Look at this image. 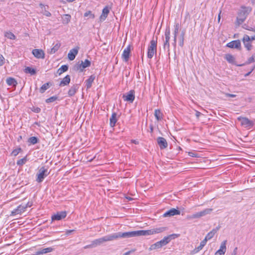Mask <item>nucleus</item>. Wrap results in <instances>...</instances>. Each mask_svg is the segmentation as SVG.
<instances>
[{
    "label": "nucleus",
    "mask_w": 255,
    "mask_h": 255,
    "mask_svg": "<svg viewBox=\"0 0 255 255\" xmlns=\"http://www.w3.org/2000/svg\"><path fill=\"white\" fill-rule=\"evenodd\" d=\"M119 238H128V232H118L113 234L104 236L102 238L95 240L92 242L94 248L100 246L103 243L107 241H111Z\"/></svg>",
    "instance_id": "f257e3e1"
},
{
    "label": "nucleus",
    "mask_w": 255,
    "mask_h": 255,
    "mask_svg": "<svg viewBox=\"0 0 255 255\" xmlns=\"http://www.w3.org/2000/svg\"><path fill=\"white\" fill-rule=\"evenodd\" d=\"M167 230L166 227H159L151 229L148 230H138L127 232L128 238H132L138 236H146L163 232Z\"/></svg>",
    "instance_id": "f03ea898"
},
{
    "label": "nucleus",
    "mask_w": 255,
    "mask_h": 255,
    "mask_svg": "<svg viewBox=\"0 0 255 255\" xmlns=\"http://www.w3.org/2000/svg\"><path fill=\"white\" fill-rule=\"evenodd\" d=\"M251 11V8L250 7H243L242 8L237 17L236 22L237 26H239L244 22Z\"/></svg>",
    "instance_id": "7ed1b4c3"
},
{
    "label": "nucleus",
    "mask_w": 255,
    "mask_h": 255,
    "mask_svg": "<svg viewBox=\"0 0 255 255\" xmlns=\"http://www.w3.org/2000/svg\"><path fill=\"white\" fill-rule=\"evenodd\" d=\"M157 39V37L155 40L153 38L150 41V45L148 46L147 57L149 59L152 58L154 54L156 53Z\"/></svg>",
    "instance_id": "20e7f679"
},
{
    "label": "nucleus",
    "mask_w": 255,
    "mask_h": 255,
    "mask_svg": "<svg viewBox=\"0 0 255 255\" xmlns=\"http://www.w3.org/2000/svg\"><path fill=\"white\" fill-rule=\"evenodd\" d=\"M49 173V172L48 171L47 168H45V166L41 167L37 173L36 181L38 183H41Z\"/></svg>",
    "instance_id": "39448f33"
},
{
    "label": "nucleus",
    "mask_w": 255,
    "mask_h": 255,
    "mask_svg": "<svg viewBox=\"0 0 255 255\" xmlns=\"http://www.w3.org/2000/svg\"><path fill=\"white\" fill-rule=\"evenodd\" d=\"M91 65V62L88 59H86L84 61H81V63L80 62L76 63L74 66V70L76 71L80 70V71L82 72L83 70Z\"/></svg>",
    "instance_id": "423d86ee"
},
{
    "label": "nucleus",
    "mask_w": 255,
    "mask_h": 255,
    "mask_svg": "<svg viewBox=\"0 0 255 255\" xmlns=\"http://www.w3.org/2000/svg\"><path fill=\"white\" fill-rule=\"evenodd\" d=\"M170 30L169 27L166 29L165 31V40L163 44V48L166 50L167 49L168 54L170 53V44L169 40L170 38Z\"/></svg>",
    "instance_id": "0eeeda50"
},
{
    "label": "nucleus",
    "mask_w": 255,
    "mask_h": 255,
    "mask_svg": "<svg viewBox=\"0 0 255 255\" xmlns=\"http://www.w3.org/2000/svg\"><path fill=\"white\" fill-rule=\"evenodd\" d=\"M213 209L211 208H207L199 212L196 213L192 215L189 218L190 219H196L199 218L201 217L204 216L207 214H210Z\"/></svg>",
    "instance_id": "6e6552de"
},
{
    "label": "nucleus",
    "mask_w": 255,
    "mask_h": 255,
    "mask_svg": "<svg viewBox=\"0 0 255 255\" xmlns=\"http://www.w3.org/2000/svg\"><path fill=\"white\" fill-rule=\"evenodd\" d=\"M31 205L29 204L28 203L25 205H20L18 206L17 208L14 209L11 213V215H15L17 214H21L22 213L24 212L25 211V209L28 207H30Z\"/></svg>",
    "instance_id": "1a4fd4ad"
},
{
    "label": "nucleus",
    "mask_w": 255,
    "mask_h": 255,
    "mask_svg": "<svg viewBox=\"0 0 255 255\" xmlns=\"http://www.w3.org/2000/svg\"><path fill=\"white\" fill-rule=\"evenodd\" d=\"M238 120L241 122V125L245 128H251L254 126V122L246 117H240Z\"/></svg>",
    "instance_id": "9d476101"
},
{
    "label": "nucleus",
    "mask_w": 255,
    "mask_h": 255,
    "mask_svg": "<svg viewBox=\"0 0 255 255\" xmlns=\"http://www.w3.org/2000/svg\"><path fill=\"white\" fill-rule=\"evenodd\" d=\"M178 236L179 235L177 234H173L172 235H170L168 236L165 237L162 240H160V241H158L161 248H162L164 246L166 245L171 241L172 239L178 237Z\"/></svg>",
    "instance_id": "9b49d317"
},
{
    "label": "nucleus",
    "mask_w": 255,
    "mask_h": 255,
    "mask_svg": "<svg viewBox=\"0 0 255 255\" xmlns=\"http://www.w3.org/2000/svg\"><path fill=\"white\" fill-rule=\"evenodd\" d=\"M251 41L250 39V36L248 35H245L243 38V42L245 47L247 48L248 51L251 50L252 49V45Z\"/></svg>",
    "instance_id": "f8f14e48"
},
{
    "label": "nucleus",
    "mask_w": 255,
    "mask_h": 255,
    "mask_svg": "<svg viewBox=\"0 0 255 255\" xmlns=\"http://www.w3.org/2000/svg\"><path fill=\"white\" fill-rule=\"evenodd\" d=\"M123 98L125 101H129L130 103H132L135 98L134 91L130 90L126 95H124Z\"/></svg>",
    "instance_id": "ddd939ff"
},
{
    "label": "nucleus",
    "mask_w": 255,
    "mask_h": 255,
    "mask_svg": "<svg viewBox=\"0 0 255 255\" xmlns=\"http://www.w3.org/2000/svg\"><path fill=\"white\" fill-rule=\"evenodd\" d=\"M67 213L66 211H61L57 212L56 214L53 215L51 217L52 220H61L66 217Z\"/></svg>",
    "instance_id": "4468645a"
},
{
    "label": "nucleus",
    "mask_w": 255,
    "mask_h": 255,
    "mask_svg": "<svg viewBox=\"0 0 255 255\" xmlns=\"http://www.w3.org/2000/svg\"><path fill=\"white\" fill-rule=\"evenodd\" d=\"M226 243V240L221 243L220 249L215 253V255H224L227 250Z\"/></svg>",
    "instance_id": "2eb2a0df"
},
{
    "label": "nucleus",
    "mask_w": 255,
    "mask_h": 255,
    "mask_svg": "<svg viewBox=\"0 0 255 255\" xmlns=\"http://www.w3.org/2000/svg\"><path fill=\"white\" fill-rule=\"evenodd\" d=\"M32 53L36 58L38 59H44L45 57V53L42 49H33Z\"/></svg>",
    "instance_id": "dca6fc26"
},
{
    "label": "nucleus",
    "mask_w": 255,
    "mask_h": 255,
    "mask_svg": "<svg viewBox=\"0 0 255 255\" xmlns=\"http://www.w3.org/2000/svg\"><path fill=\"white\" fill-rule=\"evenodd\" d=\"M157 142L161 149L166 148L168 146L166 140L162 137H158L157 138Z\"/></svg>",
    "instance_id": "f3484780"
},
{
    "label": "nucleus",
    "mask_w": 255,
    "mask_h": 255,
    "mask_svg": "<svg viewBox=\"0 0 255 255\" xmlns=\"http://www.w3.org/2000/svg\"><path fill=\"white\" fill-rule=\"evenodd\" d=\"M79 49V47H76L70 50L68 54V57L70 60H73L75 58L76 55L78 53Z\"/></svg>",
    "instance_id": "a211bd4d"
},
{
    "label": "nucleus",
    "mask_w": 255,
    "mask_h": 255,
    "mask_svg": "<svg viewBox=\"0 0 255 255\" xmlns=\"http://www.w3.org/2000/svg\"><path fill=\"white\" fill-rule=\"evenodd\" d=\"M180 212L179 210H177L175 208H172L170 210L167 211L163 214V217H171L174 215H179Z\"/></svg>",
    "instance_id": "6ab92c4d"
},
{
    "label": "nucleus",
    "mask_w": 255,
    "mask_h": 255,
    "mask_svg": "<svg viewBox=\"0 0 255 255\" xmlns=\"http://www.w3.org/2000/svg\"><path fill=\"white\" fill-rule=\"evenodd\" d=\"M130 53V46L128 45L126 47L122 54V58L125 62H127L128 60L129 56Z\"/></svg>",
    "instance_id": "aec40b11"
},
{
    "label": "nucleus",
    "mask_w": 255,
    "mask_h": 255,
    "mask_svg": "<svg viewBox=\"0 0 255 255\" xmlns=\"http://www.w3.org/2000/svg\"><path fill=\"white\" fill-rule=\"evenodd\" d=\"M241 42L240 40H234L227 44V46L231 48H241Z\"/></svg>",
    "instance_id": "412c9836"
},
{
    "label": "nucleus",
    "mask_w": 255,
    "mask_h": 255,
    "mask_svg": "<svg viewBox=\"0 0 255 255\" xmlns=\"http://www.w3.org/2000/svg\"><path fill=\"white\" fill-rule=\"evenodd\" d=\"M79 88L78 84H74L70 88L68 91V94L69 97H72L75 95L77 91Z\"/></svg>",
    "instance_id": "4be33fe9"
},
{
    "label": "nucleus",
    "mask_w": 255,
    "mask_h": 255,
    "mask_svg": "<svg viewBox=\"0 0 255 255\" xmlns=\"http://www.w3.org/2000/svg\"><path fill=\"white\" fill-rule=\"evenodd\" d=\"M219 228L220 227H217L216 229H213L211 231L208 233L204 239L206 241L211 239L214 236Z\"/></svg>",
    "instance_id": "5701e85b"
},
{
    "label": "nucleus",
    "mask_w": 255,
    "mask_h": 255,
    "mask_svg": "<svg viewBox=\"0 0 255 255\" xmlns=\"http://www.w3.org/2000/svg\"><path fill=\"white\" fill-rule=\"evenodd\" d=\"M179 30V24L178 23H176L174 25V42L173 43V45L174 47L176 46V38H177V34L178 33Z\"/></svg>",
    "instance_id": "b1692460"
},
{
    "label": "nucleus",
    "mask_w": 255,
    "mask_h": 255,
    "mask_svg": "<svg viewBox=\"0 0 255 255\" xmlns=\"http://www.w3.org/2000/svg\"><path fill=\"white\" fill-rule=\"evenodd\" d=\"M70 76L67 75L61 80L59 84V86L61 87L67 86L70 83Z\"/></svg>",
    "instance_id": "393cba45"
},
{
    "label": "nucleus",
    "mask_w": 255,
    "mask_h": 255,
    "mask_svg": "<svg viewBox=\"0 0 255 255\" xmlns=\"http://www.w3.org/2000/svg\"><path fill=\"white\" fill-rule=\"evenodd\" d=\"M109 12L110 9L108 6H105L102 10V13L100 16L101 19L104 20L107 17Z\"/></svg>",
    "instance_id": "a878e982"
},
{
    "label": "nucleus",
    "mask_w": 255,
    "mask_h": 255,
    "mask_svg": "<svg viewBox=\"0 0 255 255\" xmlns=\"http://www.w3.org/2000/svg\"><path fill=\"white\" fill-rule=\"evenodd\" d=\"M117 122V114L116 113H113L110 119V124L111 127H115Z\"/></svg>",
    "instance_id": "bb28decb"
},
{
    "label": "nucleus",
    "mask_w": 255,
    "mask_h": 255,
    "mask_svg": "<svg viewBox=\"0 0 255 255\" xmlns=\"http://www.w3.org/2000/svg\"><path fill=\"white\" fill-rule=\"evenodd\" d=\"M53 251V249L51 247L47 248L45 249H42L39 250L36 253V255H40L44 254H47Z\"/></svg>",
    "instance_id": "cd10ccee"
},
{
    "label": "nucleus",
    "mask_w": 255,
    "mask_h": 255,
    "mask_svg": "<svg viewBox=\"0 0 255 255\" xmlns=\"http://www.w3.org/2000/svg\"><path fill=\"white\" fill-rule=\"evenodd\" d=\"M95 79V76L94 75H91L89 77V78L86 80V86L87 89H89L91 87L92 83Z\"/></svg>",
    "instance_id": "c85d7f7f"
},
{
    "label": "nucleus",
    "mask_w": 255,
    "mask_h": 255,
    "mask_svg": "<svg viewBox=\"0 0 255 255\" xmlns=\"http://www.w3.org/2000/svg\"><path fill=\"white\" fill-rule=\"evenodd\" d=\"M71 16L70 14H64L63 16L62 17V22L64 24H68L70 20H71Z\"/></svg>",
    "instance_id": "c756f323"
},
{
    "label": "nucleus",
    "mask_w": 255,
    "mask_h": 255,
    "mask_svg": "<svg viewBox=\"0 0 255 255\" xmlns=\"http://www.w3.org/2000/svg\"><path fill=\"white\" fill-rule=\"evenodd\" d=\"M39 6L42 8L41 12L44 15L48 17H49L51 15V13L46 9V6H45L44 4L42 3H40L39 4Z\"/></svg>",
    "instance_id": "7c9ffc66"
},
{
    "label": "nucleus",
    "mask_w": 255,
    "mask_h": 255,
    "mask_svg": "<svg viewBox=\"0 0 255 255\" xmlns=\"http://www.w3.org/2000/svg\"><path fill=\"white\" fill-rule=\"evenodd\" d=\"M61 46V44L59 42H57L50 50L48 51L49 54H54L59 49Z\"/></svg>",
    "instance_id": "2f4dec72"
},
{
    "label": "nucleus",
    "mask_w": 255,
    "mask_h": 255,
    "mask_svg": "<svg viewBox=\"0 0 255 255\" xmlns=\"http://www.w3.org/2000/svg\"><path fill=\"white\" fill-rule=\"evenodd\" d=\"M6 83L9 86H16L17 83L13 78L9 77L6 80Z\"/></svg>",
    "instance_id": "473e14b6"
},
{
    "label": "nucleus",
    "mask_w": 255,
    "mask_h": 255,
    "mask_svg": "<svg viewBox=\"0 0 255 255\" xmlns=\"http://www.w3.org/2000/svg\"><path fill=\"white\" fill-rule=\"evenodd\" d=\"M68 69V66L66 65H63L61 66L57 70V73L59 75L62 74L63 72L67 71Z\"/></svg>",
    "instance_id": "72a5a7b5"
},
{
    "label": "nucleus",
    "mask_w": 255,
    "mask_h": 255,
    "mask_svg": "<svg viewBox=\"0 0 255 255\" xmlns=\"http://www.w3.org/2000/svg\"><path fill=\"white\" fill-rule=\"evenodd\" d=\"M206 243L207 241H206L205 239L201 241L200 245L194 250L195 253H196L200 251V250H201L203 249V248L205 246Z\"/></svg>",
    "instance_id": "f704fd0d"
},
{
    "label": "nucleus",
    "mask_w": 255,
    "mask_h": 255,
    "mask_svg": "<svg viewBox=\"0 0 255 255\" xmlns=\"http://www.w3.org/2000/svg\"><path fill=\"white\" fill-rule=\"evenodd\" d=\"M154 116L157 121H160L162 119L163 115L159 110H155Z\"/></svg>",
    "instance_id": "c9c22d12"
},
{
    "label": "nucleus",
    "mask_w": 255,
    "mask_h": 255,
    "mask_svg": "<svg viewBox=\"0 0 255 255\" xmlns=\"http://www.w3.org/2000/svg\"><path fill=\"white\" fill-rule=\"evenodd\" d=\"M24 71L25 73H29L31 75H35L36 74V70L35 69L32 68L30 67H26L24 70Z\"/></svg>",
    "instance_id": "e433bc0d"
},
{
    "label": "nucleus",
    "mask_w": 255,
    "mask_h": 255,
    "mask_svg": "<svg viewBox=\"0 0 255 255\" xmlns=\"http://www.w3.org/2000/svg\"><path fill=\"white\" fill-rule=\"evenodd\" d=\"M185 34V31H182L179 37V45L181 47H183L184 45V40Z\"/></svg>",
    "instance_id": "4c0bfd02"
},
{
    "label": "nucleus",
    "mask_w": 255,
    "mask_h": 255,
    "mask_svg": "<svg viewBox=\"0 0 255 255\" xmlns=\"http://www.w3.org/2000/svg\"><path fill=\"white\" fill-rule=\"evenodd\" d=\"M49 83H45L44 84H43L40 88L39 89V92L41 93H44L45 92V91L47 90L50 86H49Z\"/></svg>",
    "instance_id": "58836bf2"
},
{
    "label": "nucleus",
    "mask_w": 255,
    "mask_h": 255,
    "mask_svg": "<svg viewBox=\"0 0 255 255\" xmlns=\"http://www.w3.org/2000/svg\"><path fill=\"white\" fill-rule=\"evenodd\" d=\"M28 142L31 144H35L38 142V139L35 136H32L28 139Z\"/></svg>",
    "instance_id": "ea45409f"
},
{
    "label": "nucleus",
    "mask_w": 255,
    "mask_h": 255,
    "mask_svg": "<svg viewBox=\"0 0 255 255\" xmlns=\"http://www.w3.org/2000/svg\"><path fill=\"white\" fill-rule=\"evenodd\" d=\"M225 58L230 63H234L235 60L234 57L229 54L226 55Z\"/></svg>",
    "instance_id": "a19ab883"
},
{
    "label": "nucleus",
    "mask_w": 255,
    "mask_h": 255,
    "mask_svg": "<svg viewBox=\"0 0 255 255\" xmlns=\"http://www.w3.org/2000/svg\"><path fill=\"white\" fill-rule=\"evenodd\" d=\"M160 248H161V247L160 246L159 242H157L151 245L149 248V250L152 251V250L158 249Z\"/></svg>",
    "instance_id": "79ce46f5"
},
{
    "label": "nucleus",
    "mask_w": 255,
    "mask_h": 255,
    "mask_svg": "<svg viewBox=\"0 0 255 255\" xmlns=\"http://www.w3.org/2000/svg\"><path fill=\"white\" fill-rule=\"evenodd\" d=\"M4 36L9 39L14 40L16 38L14 34L10 31L6 32L4 34Z\"/></svg>",
    "instance_id": "37998d69"
},
{
    "label": "nucleus",
    "mask_w": 255,
    "mask_h": 255,
    "mask_svg": "<svg viewBox=\"0 0 255 255\" xmlns=\"http://www.w3.org/2000/svg\"><path fill=\"white\" fill-rule=\"evenodd\" d=\"M57 99H58V97L57 96H54L51 97L47 99L46 100L45 102L47 103H52V102H54V101L57 100Z\"/></svg>",
    "instance_id": "c03bdc74"
},
{
    "label": "nucleus",
    "mask_w": 255,
    "mask_h": 255,
    "mask_svg": "<svg viewBox=\"0 0 255 255\" xmlns=\"http://www.w3.org/2000/svg\"><path fill=\"white\" fill-rule=\"evenodd\" d=\"M26 161H27L26 157H24V158L18 160L17 161V164L18 165L22 166L26 163Z\"/></svg>",
    "instance_id": "a18cd8bd"
},
{
    "label": "nucleus",
    "mask_w": 255,
    "mask_h": 255,
    "mask_svg": "<svg viewBox=\"0 0 255 255\" xmlns=\"http://www.w3.org/2000/svg\"><path fill=\"white\" fill-rule=\"evenodd\" d=\"M255 62V53L252 55V57H250L247 61V64H250L252 62Z\"/></svg>",
    "instance_id": "49530a36"
},
{
    "label": "nucleus",
    "mask_w": 255,
    "mask_h": 255,
    "mask_svg": "<svg viewBox=\"0 0 255 255\" xmlns=\"http://www.w3.org/2000/svg\"><path fill=\"white\" fill-rule=\"evenodd\" d=\"M88 16H90V17L93 19L95 18L94 14H92L91 11L90 10L84 13L85 17H87Z\"/></svg>",
    "instance_id": "de8ad7c7"
},
{
    "label": "nucleus",
    "mask_w": 255,
    "mask_h": 255,
    "mask_svg": "<svg viewBox=\"0 0 255 255\" xmlns=\"http://www.w3.org/2000/svg\"><path fill=\"white\" fill-rule=\"evenodd\" d=\"M21 150V148H18L17 149H15L13 150L11 153L12 155L15 156H16L19 152Z\"/></svg>",
    "instance_id": "09e8293b"
},
{
    "label": "nucleus",
    "mask_w": 255,
    "mask_h": 255,
    "mask_svg": "<svg viewBox=\"0 0 255 255\" xmlns=\"http://www.w3.org/2000/svg\"><path fill=\"white\" fill-rule=\"evenodd\" d=\"M4 60L5 59L4 57L1 55L0 54V66H2L4 63Z\"/></svg>",
    "instance_id": "8fccbe9b"
},
{
    "label": "nucleus",
    "mask_w": 255,
    "mask_h": 255,
    "mask_svg": "<svg viewBox=\"0 0 255 255\" xmlns=\"http://www.w3.org/2000/svg\"><path fill=\"white\" fill-rule=\"evenodd\" d=\"M94 248V246H93V245L92 243L91 242V244L85 246L84 247V249H89V248Z\"/></svg>",
    "instance_id": "3c124183"
},
{
    "label": "nucleus",
    "mask_w": 255,
    "mask_h": 255,
    "mask_svg": "<svg viewBox=\"0 0 255 255\" xmlns=\"http://www.w3.org/2000/svg\"><path fill=\"white\" fill-rule=\"evenodd\" d=\"M202 114L198 111L195 110V116L197 119H199L200 116Z\"/></svg>",
    "instance_id": "603ef678"
},
{
    "label": "nucleus",
    "mask_w": 255,
    "mask_h": 255,
    "mask_svg": "<svg viewBox=\"0 0 255 255\" xmlns=\"http://www.w3.org/2000/svg\"><path fill=\"white\" fill-rule=\"evenodd\" d=\"M74 230H67L66 231V235L67 236H68L71 233H73V232H74Z\"/></svg>",
    "instance_id": "864d4df0"
},
{
    "label": "nucleus",
    "mask_w": 255,
    "mask_h": 255,
    "mask_svg": "<svg viewBox=\"0 0 255 255\" xmlns=\"http://www.w3.org/2000/svg\"><path fill=\"white\" fill-rule=\"evenodd\" d=\"M36 113H39L41 111V109L39 108L36 107L33 110Z\"/></svg>",
    "instance_id": "5fc2aeb1"
},
{
    "label": "nucleus",
    "mask_w": 255,
    "mask_h": 255,
    "mask_svg": "<svg viewBox=\"0 0 255 255\" xmlns=\"http://www.w3.org/2000/svg\"><path fill=\"white\" fill-rule=\"evenodd\" d=\"M226 96L227 97H232V98H234V97H236V95L232 94H229V93H226Z\"/></svg>",
    "instance_id": "6e6d98bb"
},
{
    "label": "nucleus",
    "mask_w": 255,
    "mask_h": 255,
    "mask_svg": "<svg viewBox=\"0 0 255 255\" xmlns=\"http://www.w3.org/2000/svg\"><path fill=\"white\" fill-rule=\"evenodd\" d=\"M237 250H238L237 247H236V248L234 249V251H233V253H232L231 255H237Z\"/></svg>",
    "instance_id": "4d7b16f0"
},
{
    "label": "nucleus",
    "mask_w": 255,
    "mask_h": 255,
    "mask_svg": "<svg viewBox=\"0 0 255 255\" xmlns=\"http://www.w3.org/2000/svg\"><path fill=\"white\" fill-rule=\"evenodd\" d=\"M221 12H222V10H220V12H219V13L218 14V23H219L220 22Z\"/></svg>",
    "instance_id": "13d9d810"
},
{
    "label": "nucleus",
    "mask_w": 255,
    "mask_h": 255,
    "mask_svg": "<svg viewBox=\"0 0 255 255\" xmlns=\"http://www.w3.org/2000/svg\"><path fill=\"white\" fill-rule=\"evenodd\" d=\"M243 28H245V29L248 30L249 31H251V30L250 29H248L253 28V27H249V26L247 25L246 24H245L243 26Z\"/></svg>",
    "instance_id": "bf43d9fd"
},
{
    "label": "nucleus",
    "mask_w": 255,
    "mask_h": 255,
    "mask_svg": "<svg viewBox=\"0 0 255 255\" xmlns=\"http://www.w3.org/2000/svg\"><path fill=\"white\" fill-rule=\"evenodd\" d=\"M134 251V250L128 251L125 253L123 255H129L131 253L133 252Z\"/></svg>",
    "instance_id": "052dcab7"
},
{
    "label": "nucleus",
    "mask_w": 255,
    "mask_h": 255,
    "mask_svg": "<svg viewBox=\"0 0 255 255\" xmlns=\"http://www.w3.org/2000/svg\"><path fill=\"white\" fill-rule=\"evenodd\" d=\"M189 155L192 157H196V154L192 152H189Z\"/></svg>",
    "instance_id": "680f3d73"
},
{
    "label": "nucleus",
    "mask_w": 255,
    "mask_h": 255,
    "mask_svg": "<svg viewBox=\"0 0 255 255\" xmlns=\"http://www.w3.org/2000/svg\"><path fill=\"white\" fill-rule=\"evenodd\" d=\"M254 68H253L249 72H248V73L246 74H245V76L247 77V76L250 75V74L252 73V72L254 70Z\"/></svg>",
    "instance_id": "e2e57ef3"
},
{
    "label": "nucleus",
    "mask_w": 255,
    "mask_h": 255,
    "mask_svg": "<svg viewBox=\"0 0 255 255\" xmlns=\"http://www.w3.org/2000/svg\"><path fill=\"white\" fill-rule=\"evenodd\" d=\"M250 39L251 41L255 40V35L253 36H252L251 37H250Z\"/></svg>",
    "instance_id": "0e129e2a"
},
{
    "label": "nucleus",
    "mask_w": 255,
    "mask_h": 255,
    "mask_svg": "<svg viewBox=\"0 0 255 255\" xmlns=\"http://www.w3.org/2000/svg\"><path fill=\"white\" fill-rule=\"evenodd\" d=\"M150 132H152L153 130V128L152 125L150 126Z\"/></svg>",
    "instance_id": "69168bd1"
},
{
    "label": "nucleus",
    "mask_w": 255,
    "mask_h": 255,
    "mask_svg": "<svg viewBox=\"0 0 255 255\" xmlns=\"http://www.w3.org/2000/svg\"><path fill=\"white\" fill-rule=\"evenodd\" d=\"M249 29L251 30V31H253V32H255V28H251Z\"/></svg>",
    "instance_id": "338daca9"
},
{
    "label": "nucleus",
    "mask_w": 255,
    "mask_h": 255,
    "mask_svg": "<svg viewBox=\"0 0 255 255\" xmlns=\"http://www.w3.org/2000/svg\"><path fill=\"white\" fill-rule=\"evenodd\" d=\"M132 142H133L135 144H138V141H136L135 140H132Z\"/></svg>",
    "instance_id": "774afa93"
}]
</instances>
